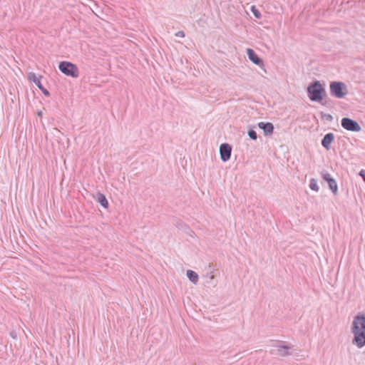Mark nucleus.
Returning a JSON list of instances; mask_svg holds the SVG:
<instances>
[{"label": "nucleus", "mask_w": 365, "mask_h": 365, "mask_svg": "<svg viewBox=\"0 0 365 365\" xmlns=\"http://www.w3.org/2000/svg\"><path fill=\"white\" fill-rule=\"evenodd\" d=\"M187 277L193 284H196L197 283L199 277L198 274L192 270H187Z\"/></svg>", "instance_id": "15"}, {"label": "nucleus", "mask_w": 365, "mask_h": 365, "mask_svg": "<svg viewBox=\"0 0 365 365\" xmlns=\"http://www.w3.org/2000/svg\"><path fill=\"white\" fill-rule=\"evenodd\" d=\"M210 279H214V275H210Z\"/></svg>", "instance_id": "22"}, {"label": "nucleus", "mask_w": 365, "mask_h": 365, "mask_svg": "<svg viewBox=\"0 0 365 365\" xmlns=\"http://www.w3.org/2000/svg\"><path fill=\"white\" fill-rule=\"evenodd\" d=\"M29 81L34 82L36 86L42 91L45 96H49V92L41 84L39 78H38L34 73H29L28 75Z\"/></svg>", "instance_id": "10"}, {"label": "nucleus", "mask_w": 365, "mask_h": 365, "mask_svg": "<svg viewBox=\"0 0 365 365\" xmlns=\"http://www.w3.org/2000/svg\"><path fill=\"white\" fill-rule=\"evenodd\" d=\"M309 187H310V189H312V190H314L316 192L319 191V186L317 185V181L316 179L312 178L310 180Z\"/></svg>", "instance_id": "16"}, {"label": "nucleus", "mask_w": 365, "mask_h": 365, "mask_svg": "<svg viewBox=\"0 0 365 365\" xmlns=\"http://www.w3.org/2000/svg\"><path fill=\"white\" fill-rule=\"evenodd\" d=\"M324 116H326V118L327 120L331 121L332 120V116L330 115V114H328V115H324Z\"/></svg>", "instance_id": "21"}, {"label": "nucleus", "mask_w": 365, "mask_h": 365, "mask_svg": "<svg viewBox=\"0 0 365 365\" xmlns=\"http://www.w3.org/2000/svg\"><path fill=\"white\" fill-rule=\"evenodd\" d=\"M359 175L362 178V179L365 182V170H361L359 173Z\"/></svg>", "instance_id": "20"}, {"label": "nucleus", "mask_w": 365, "mask_h": 365, "mask_svg": "<svg viewBox=\"0 0 365 365\" xmlns=\"http://www.w3.org/2000/svg\"><path fill=\"white\" fill-rule=\"evenodd\" d=\"M321 175L323 180L328 182L329 189L332 191V192L334 195H336L338 190L337 183L336 180L331 176V175L329 173L326 171L322 172Z\"/></svg>", "instance_id": "7"}, {"label": "nucleus", "mask_w": 365, "mask_h": 365, "mask_svg": "<svg viewBox=\"0 0 365 365\" xmlns=\"http://www.w3.org/2000/svg\"><path fill=\"white\" fill-rule=\"evenodd\" d=\"M58 69L66 76L73 78H77L78 76V67L71 62L61 61L58 65Z\"/></svg>", "instance_id": "3"}, {"label": "nucleus", "mask_w": 365, "mask_h": 365, "mask_svg": "<svg viewBox=\"0 0 365 365\" xmlns=\"http://www.w3.org/2000/svg\"><path fill=\"white\" fill-rule=\"evenodd\" d=\"M307 93L312 101H321L326 96V91L319 81H314L307 87Z\"/></svg>", "instance_id": "1"}, {"label": "nucleus", "mask_w": 365, "mask_h": 365, "mask_svg": "<svg viewBox=\"0 0 365 365\" xmlns=\"http://www.w3.org/2000/svg\"><path fill=\"white\" fill-rule=\"evenodd\" d=\"M292 346L285 344L284 341H279L274 349L270 351V353L274 355H278L279 356H287L292 354L290 350Z\"/></svg>", "instance_id": "5"}, {"label": "nucleus", "mask_w": 365, "mask_h": 365, "mask_svg": "<svg viewBox=\"0 0 365 365\" xmlns=\"http://www.w3.org/2000/svg\"><path fill=\"white\" fill-rule=\"evenodd\" d=\"M247 54L249 59L255 64L262 66H264L263 61L260 58L257 54L252 48L247 49Z\"/></svg>", "instance_id": "11"}, {"label": "nucleus", "mask_w": 365, "mask_h": 365, "mask_svg": "<svg viewBox=\"0 0 365 365\" xmlns=\"http://www.w3.org/2000/svg\"><path fill=\"white\" fill-rule=\"evenodd\" d=\"M251 11H252V14H254L255 17H256L257 19L261 18V16H262L261 13L259 11V10L257 9H256V7L255 6H252Z\"/></svg>", "instance_id": "18"}, {"label": "nucleus", "mask_w": 365, "mask_h": 365, "mask_svg": "<svg viewBox=\"0 0 365 365\" xmlns=\"http://www.w3.org/2000/svg\"><path fill=\"white\" fill-rule=\"evenodd\" d=\"M232 147L228 143H222L220 146V155L222 161L227 162L230 159Z\"/></svg>", "instance_id": "8"}, {"label": "nucleus", "mask_w": 365, "mask_h": 365, "mask_svg": "<svg viewBox=\"0 0 365 365\" xmlns=\"http://www.w3.org/2000/svg\"><path fill=\"white\" fill-rule=\"evenodd\" d=\"M330 93L337 98H343L348 93L346 85L341 81H332L329 86Z\"/></svg>", "instance_id": "2"}, {"label": "nucleus", "mask_w": 365, "mask_h": 365, "mask_svg": "<svg viewBox=\"0 0 365 365\" xmlns=\"http://www.w3.org/2000/svg\"><path fill=\"white\" fill-rule=\"evenodd\" d=\"M334 140V135L332 133H327L322 140V145L327 150H329L331 148V144Z\"/></svg>", "instance_id": "12"}, {"label": "nucleus", "mask_w": 365, "mask_h": 365, "mask_svg": "<svg viewBox=\"0 0 365 365\" xmlns=\"http://www.w3.org/2000/svg\"><path fill=\"white\" fill-rule=\"evenodd\" d=\"M341 125L344 129L349 131L359 132L361 130L358 122L346 117L341 119Z\"/></svg>", "instance_id": "6"}, {"label": "nucleus", "mask_w": 365, "mask_h": 365, "mask_svg": "<svg viewBox=\"0 0 365 365\" xmlns=\"http://www.w3.org/2000/svg\"><path fill=\"white\" fill-rule=\"evenodd\" d=\"M97 201L104 208H107L108 207V202L103 194L98 193Z\"/></svg>", "instance_id": "14"}, {"label": "nucleus", "mask_w": 365, "mask_h": 365, "mask_svg": "<svg viewBox=\"0 0 365 365\" xmlns=\"http://www.w3.org/2000/svg\"><path fill=\"white\" fill-rule=\"evenodd\" d=\"M175 36H178V37H184L185 36V33L182 31H178L175 34Z\"/></svg>", "instance_id": "19"}, {"label": "nucleus", "mask_w": 365, "mask_h": 365, "mask_svg": "<svg viewBox=\"0 0 365 365\" xmlns=\"http://www.w3.org/2000/svg\"><path fill=\"white\" fill-rule=\"evenodd\" d=\"M354 324V328H351V331L354 334L352 343L358 348H362L365 346V330H357L356 324Z\"/></svg>", "instance_id": "4"}, {"label": "nucleus", "mask_w": 365, "mask_h": 365, "mask_svg": "<svg viewBox=\"0 0 365 365\" xmlns=\"http://www.w3.org/2000/svg\"><path fill=\"white\" fill-rule=\"evenodd\" d=\"M247 134L249 135V137L252 139V140H257V133L255 130L253 129H250L247 132Z\"/></svg>", "instance_id": "17"}, {"label": "nucleus", "mask_w": 365, "mask_h": 365, "mask_svg": "<svg viewBox=\"0 0 365 365\" xmlns=\"http://www.w3.org/2000/svg\"><path fill=\"white\" fill-rule=\"evenodd\" d=\"M356 324L357 330H365V314L359 313L354 317L351 328H354Z\"/></svg>", "instance_id": "9"}, {"label": "nucleus", "mask_w": 365, "mask_h": 365, "mask_svg": "<svg viewBox=\"0 0 365 365\" xmlns=\"http://www.w3.org/2000/svg\"><path fill=\"white\" fill-rule=\"evenodd\" d=\"M258 127L263 130L264 133L265 135H269L272 134L274 130V125L271 123H264V122H259L258 123Z\"/></svg>", "instance_id": "13"}]
</instances>
